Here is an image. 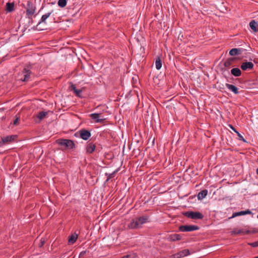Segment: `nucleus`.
<instances>
[{
    "label": "nucleus",
    "mask_w": 258,
    "mask_h": 258,
    "mask_svg": "<svg viewBox=\"0 0 258 258\" xmlns=\"http://www.w3.org/2000/svg\"><path fill=\"white\" fill-rule=\"evenodd\" d=\"M148 217L143 216L138 217L133 219L130 223L128 224V227L130 229H138L141 227L142 225L148 222Z\"/></svg>",
    "instance_id": "1"
},
{
    "label": "nucleus",
    "mask_w": 258,
    "mask_h": 258,
    "mask_svg": "<svg viewBox=\"0 0 258 258\" xmlns=\"http://www.w3.org/2000/svg\"><path fill=\"white\" fill-rule=\"evenodd\" d=\"M56 142L66 149H72L74 146L73 142L70 140L58 139L56 141Z\"/></svg>",
    "instance_id": "2"
},
{
    "label": "nucleus",
    "mask_w": 258,
    "mask_h": 258,
    "mask_svg": "<svg viewBox=\"0 0 258 258\" xmlns=\"http://www.w3.org/2000/svg\"><path fill=\"white\" fill-rule=\"evenodd\" d=\"M183 214L185 216L192 219H202L204 217L203 214L199 212L188 211L183 213Z\"/></svg>",
    "instance_id": "3"
},
{
    "label": "nucleus",
    "mask_w": 258,
    "mask_h": 258,
    "mask_svg": "<svg viewBox=\"0 0 258 258\" xmlns=\"http://www.w3.org/2000/svg\"><path fill=\"white\" fill-rule=\"evenodd\" d=\"M90 117L94 120L96 123H103L106 119L102 115V113H94L90 114Z\"/></svg>",
    "instance_id": "4"
},
{
    "label": "nucleus",
    "mask_w": 258,
    "mask_h": 258,
    "mask_svg": "<svg viewBox=\"0 0 258 258\" xmlns=\"http://www.w3.org/2000/svg\"><path fill=\"white\" fill-rule=\"evenodd\" d=\"M30 70L25 68L23 71L19 74L18 78L22 81H27L30 78Z\"/></svg>",
    "instance_id": "5"
},
{
    "label": "nucleus",
    "mask_w": 258,
    "mask_h": 258,
    "mask_svg": "<svg viewBox=\"0 0 258 258\" xmlns=\"http://www.w3.org/2000/svg\"><path fill=\"white\" fill-rule=\"evenodd\" d=\"M199 229V227L195 225H183L179 227V229L183 232L192 231Z\"/></svg>",
    "instance_id": "6"
},
{
    "label": "nucleus",
    "mask_w": 258,
    "mask_h": 258,
    "mask_svg": "<svg viewBox=\"0 0 258 258\" xmlns=\"http://www.w3.org/2000/svg\"><path fill=\"white\" fill-rule=\"evenodd\" d=\"M35 12V8L30 3H28V8L26 10V15L29 18H31Z\"/></svg>",
    "instance_id": "7"
},
{
    "label": "nucleus",
    "mask_w": 258,
    "mask_h": 258,
    "mask_svg": "<svg viewBox=\"0 0 258 258\" xmlns=\"http://www.w3.org/2000/svg\"><path fill=\"white\" fill-rule=\"evenodd\" d=\"M253 64L251 62H245L241 64V68L243 71H246L247 70H251L253 68Z\"/></svg>",
    "instance_id": "8"
},
{
    "label": "nucleus",
    "mask_w": 258,
    "mask_h": 258,
    "mask_svg": "<svg viewBox=\"0 0 258 258\" xmlns=\"http://www.w3.org/2000/svg\"><path fill=\"white\" fill-rule=\"evenodd\" d=\"M80 136L82 139L87 140L91 136V134L89 131L83 130L80 131Z\"/></svg>",
    "instance_id": "9"
},
{
    "label": "nucleus",
    "mask_w": 258,
    "mask_h": 258,
    "mask_svg": "<svg viewBox=\"0 0 258 258\" xmlns=\"http://www.w3.org/2000/svg\"><path fill=\"white\" fill-rule=\"evenodd\" d=\"M16 137L17 136L15 135L4 137L3 138H2L3 144H5L6 143H10L14 141L16 138Z\"/></svg>",
    "instance_id": "10"
},
{
    "label": "nucleus",
    "mask_w": 258,
    "mask_h": 258,
    "mask_svg": "<svg viewBox=\"0 0 258 258\" xmlns=\"http://www.w3.org/2000/svg\"><path fill=\"white\" fill-rule=\"evenodd\" d=\"M225 86L230 91L233 92L234 94H238L239 92L238 88L234 85L227 83Z\"/></svg>",
    "instance_id": "11"
},
{
    "label": "nucleus",
    "mask_w": 258,
    "mask_h": 258,
    "mask_svg": "<svg viewBox=\"0 0 258 258\" xmlns=\"http://www.w3.org/2000/svg\"><path fill=\"white\" fill-rule=\"evenodd\" d=\"M78 235L76 233H74V234H72L69 237L68 243L69 244H74L76 241V240L78 238Z\"/></svg>",
    "instance_id": "12"
},
{
    "label": "nucleus",
    "mask_w": 258,
    "mask_h": 258,
    "mask_svg": "<svg viewBox=\"0 0 258 258\" xmlns=\"http://www.w3.org/2000/svg\"><path fill=\"white\" fill-rule=\"evenodd\" d=\"M257 23L255 20H252L249 23V27L254 32L258 31V29L257 28Z\"/></svg>",
    "instance_id": "13"
},
{
    "label": "nucleus",
    "mask_w": 258,
    "mask_h": 258,
    "mask_svg": "<svg viewBox=\"0 0 258 258\" xmlns=\"http://www.w3.org/2000/svg\"><path fill=\"white\" fill-rule=\"evenodd\" d=\"M231 73L235 77H239L241 75V71L239 68H235L231 70Z\"/></svg>",
    "instance_id": "14"
},
{
    "label": "nucleus",
    "mask_w": 258,
    "mask_h": 258,
    "mask_svg": "<svg viewBox=\"0 0 258 258\" xmlns=\"http://www.w3.org/2000/svg\"><path fill=\"white\" fill-rule=\"evenodd\" d=\"M241 49L240 48H232L229 51V54L231 56L241 54Z\"/></svg>",
    "instance_id": "15"
},
{
    "label": "nucleus",
    "mask_w": 258,
    "mask_h": 258,
    "mask_svg": "<svg viewBox=\"0 0 258 258\" xmlns=\"http://www.w3.org/2000/svg\"><path fill=\"white\" fill-rule=\"evenodd\" d=\"M208 194V190L207 189L203 190L200 191L198 195V199L202 200L204 199Z\"/></svg>",
    "instance_id": "16"
},
{
    "label": "nucleus",
    "mask_w": 258,
    "mask_h": 258,
    "mask_svg": "<svg viewBox=\"0 0 258 258\" xmlns=\"http://www.w3.org/2000/svg\"><path fill=\"white\" fill-rule=\"evenodd\" d=\"M189 254L188 249H185L178 252V258H181Z\"/></svg>",
    "instance_id": "17"
},
{
    "label": "nucleus",
    "mask_w": 258,
    "mask_h": 258,
    "mask_svg": "<svg viewBox=\"0 0 258 258\" xmlns=\"http://www.w3.org/2000/svg\"><path fill=\"white\" fill-rule=\"evenodd\" d=\"M52 12H53V11H51V12L43 15L42 16L41 20H40V22H39V24H40L41 23H45L46 20L51 15V14L52 13Z\"/></svg>",
    "instance_id": "18"
},
{
    "label": "nucleus",
    "mask_w": 258,
    "mask_h": 258,
    "mask_svg": "<svg viewBox=\"0 0 258 258\" xmlns=\"http://www.w3.org/2000/svg\"><path fill=\"white\" fill-rule=\"evenodd\" d=\"M95 146L92 143L89 144L86 147V151L88 153H92L95 149Z\"/></svg>",
    "instance_id": "19"
},
{
    "label": "nucleus",
    "mask_w": 258,
    "mask_h": 258,
    "mask_svg": "<svg viewBox=\"0 0 258 258\" xmlns=\"http://www.w3.org/2000/svg\"><path fill=\"white\" fill-rule=\"evenodd\" d=\"M235 60L234 58H230L227 59L224 63V66L226 68H230L232 64L233 61Z\"/></svg>",
    "instance_id": "20"
},
{
    "label": "nucleus",
    "mask_w": 258,
    "mask_h": 258,
    "mask_svg": "<svg viewBox=\"0 0 258 258\" xmlns=\"http://www.w3.org/2000/svg\"><path fill=\"white\" fill-rule=\"evenodd\" d=\"M14 3H8L6 4V10L8 12H11L14 10Z\"/></svg>",
    "instance_id": "21"
},
{
    "label": "nucleus",
    "mask_w": 258,
    "mask_h": 258,
    "mask_svg": "<svg viewBox=\"0 0 258 258\" xmlns=\"http://www.w3.org/2000/svg\"><path fill=\"white\" fill-rule=\"evenodd\" d=\"M47 113V112L41 111L37 115V118L39 119V121H40L45 117Z\"/></svg>",
    "instance_id": "22"
},
{
    "label": "nucleus",
    "mask_w": 258,
    "mask_h": 258,
    "mask_svg": "<svg viewBox=\"0 0 258 258\" xmlns=\"http://www.w3.org/2000/svg\"><path fill=\"white\" fill-rule=\"evenodd\" d=\"M251 213V211L250 210H246L244 211H241L239 212L235 213L234 214L233 216H241V215H244L246 214H249Z\"/></svg>",
    "instance_id": "23"
},
{
    "label": "nucleus",
    "mask_w": 258,
    "mask_h": 258,
    "mask_svg": "<svg viewBox=\"0 0 258 258\" xmlns=\"http://www.w3.org/2000/svg\"><path fill=\"white\" fill-rule=\"evenodd\" d=\"M155 66L157 70H160L162 67V62L159 57L157 58L155 61Z\"/></svg>",
    "instance_id": "24"
},
{
    "label": "nucleus",
    "mask_w": 258,
    "mask_h": 258,
    "mask_svg": "<svg viewBox=\"0 0 258 258\" xmlns=\"http://www.w3.org/2000/svg\"><path fill=\"white\" fill-rule=\"evenodd\" d=\"M71 88H72V89L73 90L74 92L76 94L77 96H80V94L82 92V91L81 90L77 89L74 85H72Z\"/></svg>",
    "instance_id": "25"
},
{
    "label": "nucleus",
    "mask_w": 258,
    "mask_h": 258,
    "mask_svg": "<svg viewBox=\"0 0 258 258\" xmlns=\"http://www.w3.org/2000/svg\"><path fill=\"white\" fill-rule=\"evenodd\" d=\"M67 5V0H58V5L61 7L63 8Z\"/></svg>",
    "instance_id": "26"
},
{
    "label": "nucleus",
    "mask_w": 258,
    "mask_h": 258,
    "mask_svg": "<svg viewBox=\"0 0 258 258\" xmlns=\"http://www.w3.org/2000/svg\"><path fill=\"white\" fill-rule=\"evenodd\" d=\"M231 232H232V234H241V233H244V231L243 230H241V229H239V230L236 229V230L232 231Z\"/></svg>",
    "instance_id": "27"
},
{
    "label": "nucleus",
    "mask_w": 258,
    "mask_h": 258,
    "mask_svg": "<svg viewBox=\"0 0 258 258\" xmlns=\"http://www.w3.org/2000/svg\"><path fill=\"white\" fill-rule=\"evenodd\" d=\"M169 238L171 241H176L177 240V235L175 234L171 235Z\"/></svg>",
    "instance_id": "28"
},
{
    "label": "nucleus",
    "mask_w": 258,
    "mask_h": 258,
    "mask_svg": "<svg viewBox=\"0 0 258 258\" xmlns=\"http://www.w3.org/2000/svg\"><path fill=\"white\" fill-rule=\"evenodd\" d=\"M251 246L253 247H258V241H256L251 243H249Z\"/></svg>",
    "instance_id": "29"
},
{
    "label": "nucleus",
    "mask_w": 258,
    "mask_h": 258,
    "mask_svg": "<svg viewBox=\"0 0 258 258\" xmlns=\"http://www.w3.org/2000/svg\"><path fill=\"white\" fill-rule=\"evenodd\" d=\"M237 134L239 138V139L245 142V140H244L243 137L238 132H237Z\"/></svg>",
    "instance_id": "30"
},
{
    "label": "nucleus",
    "mask_w": 258,
    "mask_h": 258,
    "mask_svg": "<svg viewBox=\"0 0 258 258\" xmlns=\"http://www.w3.org/2000/svg\"><path fill=\"white\" fill-rule=\"evenodd\" d=\"M44 242H45L44 239L43 238H41V244L40 246H42L44 244Z\"/></svg>",
    "instance_id": "31"
},
{
    "label": "nucleus",
    "mask_w": 258,
    "mask_h": 258,
    "mask_svg": "<svg viewBox=\"0 0 258 258\" xmlns=\"http://www.w3.org/2000/svg\"><path fill=\"white\" fill-rule=\"evenodd\" d=\"M18 121H19V118H16V119L14 121V124L16 125L17 124V123L18 122Z\"/></svg>",
    "instance_id": "32"
},
{
    "label": "nucleus",
    "mask_w": 258,
    "mask_h": 258,
    "mask_svg": "<svg viewBox=\"0 0 258 258\" xmlns=\"http://www.w3.org/2000/svg\"><path fill=\"white\" fill-rule=\"evenodd\" d=\"M231 127L233 130V131H234L235 132H236L237 133V132L233 127L231 126Z\"/></svg>",
    "instance_id": "33"
},
{
    "label": "nucleus",
    "mask_w": 258,
    "mask_h": 258,
    "mask_svg": "<svg viewBox=\"0 0 258 258\" xmlns=\"http://www.w3.org/2000/svg\"><path fill=\"white\" fill-rule=\"evenodd\" d=\"M84 253V252H82L80 254V256H81V255H83V254Z\"/></svg>",
    "instance_id": "34"
},
{
    "label": "nucleus",
    "mask_w": 258,
    "mask_h": 258,
    "mask_svg": "<svg viewBox=\"0 0 258 258\" xmlns=\"http://www.w3.org/2000/svg\"><path fill=\"white\" fill-rule=\"evenodd\" d=\"M256 172L257 174L258 175V168L256 169Z\"/></svg>",
    "instance_id": "35"
},
{
    "label": "nucleus",
    "mask_w": 258,
    "mask_h": 258,
    "mask_svg": "<svg viewBox=\"0 0 258 258\" xmlns=\"http://www.w3.org/2000/svg\"><path fill=\"white\" fill-rule=\"evenodd\" d=\"M249 233V231H246V232H245V233Z\"/></svg>",
    "instance_id": "36"
},
{
    "label": "nucleus",
    "mask_w": 258,
    "mask_h": 258,
    "mask_svg": "<svg viewBox=\"0 0 258 258\" xmlns=\"http://www.w3.org/2000/svg\"><path fill=\"white\" fill-rule=\"evenodd\" d=\"M257 218H258V215H257Z\"/></svg>",
    "instance_id": "37"
}]
</instances>
